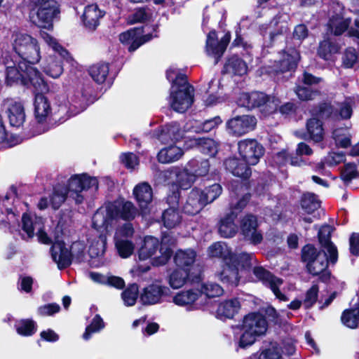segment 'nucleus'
<instances>
[{"instance_id":"1","label":"nucleus","mask_w":359,"mask_h":359,"mask_svg":"<svg viewBox=\"0 0 359 359\" xmlns=\"http://www.w3.org/2000/svg\"><path fill=\"white\" fill-rule=\"evenodd\" d=\"M17 55H6L5 82L7 86L36 85L39 89H46L43 83V75L34 67L41 60L40 47L36 39L28 34L20 33L13 43Z\"/></svg>"},{"instance_id":"2","label":"nucleus","mask_w":359,"mask_h":359,"mask_svg":"<svg viewBox=\"0 0 359 359\" xmlns=\"http://www.w3.org/2000/svg\"><path fill=\"white\" fill-rule=\"evenodd\" d=\"M238 328L241 332L238 346L245 349L266 334L269 323L265 315L259 311H251L243 316Z\"/></svg>"},{"instance_id":"3","label":"nucleus","mask_w":359,"mask_h":359,"mask_svg":"<svg viewBox=\"0 0 359 359\" xmlns=\"http://www.w3.org/2000/svg\"><path fill=\"white\" fill-rule=\"evenodd\" d=\"M27 9L30 23L47 30L53 29L54 20L60 13V5L55 0H29Z\"/></svg>"},{"instance_id":"4","label":"nucleus","mask_w":359,"mask_h":359,"mask_svg":"<svg viewBox=\"0 0 359 359\" xmlns=\"http://www.w3.org/2000/svg\"><path fill=\"white\" fill-rule=\"evenodd\" d=\"M238 103L248 110L257 109L262 116L267 117L277 111L280 100L275 95L254 90L241 93L238 99Z\"/></svg>"},{"instance_id":"5","label":"nucleus","mask_w":359,"mask_h":359,"mask_svg":"<svg viewBox=\"0 0 359 359\" xmlns=\"http://www.w3.org/2000/svg\"><path fill=\"white\" fill-rule=\"evenodd\" d=\"M252 255L247 252L226 257V261L221 264L220 271L217 272L220 281L228 285L238 286L241 279L239 270L250 271L252 268Z\"/></svg>"},{"instance_id":"6","label":"nucleus","mask_w":359,"mask_h":359,"mask_svg":"<svg viewBox=\"0 0 359 359\" xmlns=\"http://www.w3.org/2000/svg\"><path fill=\"white\" fill-rule=\"evenodd\" d=\"M299 58V53L295 48L283 50L281 58L268 66L266 73L276 81H286L295 72Z\"/></svg>"},{"instance_id":"7","label":"nucleus","mask_w":359,"mask_h":359,"mask_svg":"<svg viewBox=\"0 0 359 359\" xmlns=\"http://www.w3.org/2000/svg\"><path fill=\"white\" fill-rule=\"evenodd\" d=\"M140 214L139 210L130 201L116 200L111 203L106 210V216H102L100 225L97 224V222L93 219V226L97 228V226H105L108 225V220L121 219L126 222L133 221Z\"/></svg>"},{"instance_id":"8","label":"nucleus","mask_w":359,"mask_h":359,"mask_svg":"<svg viewBox=\"0 0 359 359\" xmlns=\"http://www.w3.org/2000/svg\"><path fill=\"white\" fill-rule=\"evenodd\" d=\"M98 184V180L95 177H91L84 172L71 176L66 185L70 191V197L75 201L76 204L79 205L84 201L81 192L93 187L97 190Z\"/></svg>"},{"instance_id":"9","label":"nucleus","mask_w":359,"mask_h":359,"mask_svg":"<svg viewBox=\"0 0 359 359\" xmlns=\"http://www.w3.org/2000/svg\"><path fill=\"white\" fill-rule=\"evenodd\" d=\"M210 164L208 159L192 158L184 168L185 178L180 179V187L183 189L190 188L196 177L205 176L210 170Z\"/></svg>"},{"instance_id":"10","label":"nucleus","mask_w":359,"mask_h":359,"mask_svg":"<svg viewBox=\"0 0 359 359\" xmlns=\"http://www.w3.org/2000/svg\"><path fill=\"white\" fill-rule=\"evenodd\" d=\"M43 83L46 85V89H39L36 85L23 86L26 88H33L34 93V116L39 123H43L46 121L48 114L50 112L51 108L48 98L44 93L48 92L49 86L43 77Z\"/></svg>"},{"instance_id":"11","label":"nucleus","mask_w":359,"mask_h":359,"mask_svg":"<svg viewBox=\"0 0 359 359\" xmlns=\"http://www.w3.org/2000/svg\"><path fill=\"white\" fill-rule=\"evenodd\" d=\"M257 123V120L254 115H237L226 121V128L231 135L241 137L253 131Z\"/></svg>"},{"instance_id":"12","label":"nucleus","mask_w":359,"mask_h":359,"mask_svg":"<svg viewBox=\"0 0 359 359\" xmlns=\"http://www.w3.org/2000/svg\"><path fill=\"white\" fill-rule=\"evenodd\" d=\"M238 154L250 165H255L265 153V148L255 139H245L238 142Z\"/></svg>"},{"instance_id":"13","label":"nucleus","mask_w":359,"mask_h":359,"mask_svg":"<svg viewBox=\"0 0 359 359\" xmlns=\"http://www.w3.org/2000/svg\"><path fill=\"white\" fill-rule=\"evenodd\" d=\"M258 226L257 216L251 213L244 215L240 222L241 233L243 235L244 240L253 245L261 243L263 240V235L258 230Z\"/></svg>"},{"instance_id":"14","label":"nucleus","mask_w":359,"mask_h":359,"mask_svg":"<svg viewBox=\"0 0 359 359\" xmlns=\"http://www.w3.org/2000/svg\"><path fill=\"white\" fill-rule=\"evenodd\" d=\"M330 260V254L323 250L313 262L309 265H306V271L313 276H318V280L324 283H327L331 278L332 273L328 269Z\"/></svg>"},{"instance_id":"15","label":"nucleus","mask_w":359,"mask_h":359,"mask_svg":"<svg viewBox=\"0 0 359 359\" xmlns=\"http://www.w3.org/2000/svg\"><path fill=\"white\" fill-rule=\"evenodd\" d=\"M202 281L201 271H191L177 267L169 275L168 283L173 289H178L189 282L191 284Z\"/></svg>"},{"instance_id":"16","label":"nucleus","mask_w":359,"mask_h":359,"mask_svg":"<svg viewBox=\"0 0 359 359\" xmlns=\"http://www.w3.org/2000/svg\"><path fill=\"white\" fill-rule=\"evenodd\" d=\"M231 41V34L229 32L224 34L219 41L217 34L215 29L209 32L207 35L205 42V50L208 55H213L217 62L223 55L229 42Z\"/></svg>"},{"instance_id":"17","label":"nucleus","mask_w":359,"mask_h":359,"mask_svg":"<svg viewBox=\"0 0 359 359\" xmlns=\"http://www.w3.org/2000/svg\"><path fill=\"white\" fill-rule=\"evenodd\" d=\"M51 257L57 263V268L62 270L71 266L73 260V253L71 248L66 247L63 240H55L50 248Z\"/></svg>"},{"instance_id":"18","label":"nucleus","mask_w":359,"mask_h":359,"mask_svg":"<svg viewBox=\"0 0 359 359\" xmlns=\"http://www.w3.org/2000/svg\"><path fill=\"white\" fill-rule=\"evenodd\" d=\"M105 14L106 12L101 10L97 4L87 5L81 16V23L88 31L94 32L100 25V20Z\"/></svg>"},{"instance_id":"19","label":"nucleus","mask_w":359,"mask_h":359,"mask_svg":"<svg viewBox=\"0 0 359 359\" xmlns=\"http://www.w3.org/2000/svg\"><path fill=\"white\" fill-rule=\"evenodd\" d=\"M170 107L176 112L184 113L194 102V90H171Z\"/></svg>"},{"instance_id":"20","label":"nucleus","mask_w":359,"mask_h":359,"mask_svg":"<svg viewBox=\"0 0 359 359\" xmlns=\"http://www.w3.org/2000/svg\"><path fill=\"white\" fill-rule=\"evenodd\" d=\"M133 194L140 208V214L147 215L150 212L149 205L153 200V191L148 182L137 184L133 190Z\"/></svg>"},{"instance_id":"21","label":"nucleus","mask_w":359,"mask_h":359,"mask_svg":"<svg viewBox=\"0 0 359 359\" xmlns=\"http://www.w3.org/2000/svg\"><path fill=\"white\" fill-rule=\"evenodd\" d=\"M334 228L330 224L323 225L318 230V239L320 248L330 254V260L332 264H335L338 260V250L336 245L331 241L332 233Z\"/></svg>"},{"instance_id":"22","label":"nucleus","mask_w":359,"mask_h":359,"mask_svg":"<svg viewBox=\"0 0 359 359\" xmlns=\"http://www.w3.org/2000/svg\"><path fill=\"white\" fill-rule=\"evenodd\" d=\"M325 137L323 122L311 116L306 122V131L302 134V138L306 141L314 143L321 142Z\"/></svg>"},{"instance_id":"23","label":"nucleus","mask_w":359,"mask_h":359,"mask_svg":"<svg viewBox=\"0 0 359 359\" xmlns=\"http://www.w3.org/2000/svg\"><path fill=\"white\" fill-rule=\"evenodd\" d=\"M224 165L226 170L244 181L248 180L252 175L251 165L243 158L230 157L225 160Z\"/></svg>"},{"instance_id":"24","label":"nucleus","mask_w":359,"mask_h":359,"mask_svg":"<svg viewBox=\"0 0 359 359\" xmlns=\"http://www.w3.org/2000/svg\"><path fill=\"white\" fill-rule=\"evenodd\" d=\"M341 49V46L336 39L327 36L319 42L317 55L326 62H333L334 55L340 53Z\"/></svg>"},{"instance_id":"25","label":"nucleus","mask_w":359,"mask_h":359,"mask_svg":"<svg viewBox=\"0 0 359 359\" xmlns=\"http://www.w3.org/2000/svg\"><path fill=\"white\" fill-rule=\"evenodd\" d=\"M170 292L169 287L156 284H151L143 289L140 294V300L144 305H151L158 303L163 296H168Z\"/></svg>"},{"instance_id":"26","label":"nucleus","mask_w":359,"mask_h":359,"mask_svg":"<svg viewBox=\"0 0 359 359\" xmlns=\"http://www.w3.org/2000/svg\"><path fill=\"white\" fill-rule=\"evenodd\" d=\"M196 258V252L193 249L177 250L174 255V262L177 267L191 271H201L195 267L194 262Z\"/></svg>"},{"instance_id":"27","label":"nucleus","mask_w":359,"mask_h":359,"mask_svg":"<svg viewBox=\"0 0 359 359\" xmlns=\"http://www.w3.org/2000/svg\"><path fill=\"white\" fill-rule=\"evenodd\" d=\"M206 205L198 192V188L194 187L189 193L182 211L187 215H196Z\"/></svg>"},{"instance_id":"28","label":"nucleus","mask_w":359,"mask_h":359,"mask_svg":"<svg viewBox=\"0 0 359 359\" xmlns=\"http://www.w3.org/2000/svg\"><path fill=\"white\" fill-rule=\"evenodd\" d=\"M236 218V213L233 212H229L221 218L218 227V233L221 237L229 238L236 236L238 231V226L235 224Z\"/></svg>"},{"instance_id":"29","label":"nucleus","mask_w":359,"mask_h":359,"mask_svg":"<svg viewBox=\"0 0 359 359\" xmlns=\"http://www.w3.org/2000/svg\"><path fill=\"white\" fill-rule=\"evenodd\" d=\"M351 23V18H344L343 13L340 12L332 14L330 17L327 22V27L334 36H338L342 35L348 30Z\"/></svg>"},{"instance_id":"30","label":"nucleus","mask_w":359,"mask_h":359,"mask_svg":"<svg viewBox=\"0 0 359 359\" xmlns=\"http://www.w3.org/2000/svg\"><path fill=\"white\" fill-rule=\"evenodd\" d=\"M241 303L238 298L226 299L218 304L216 313L220 319H232L238 313Z\"/></svg>"},{"instance_id":"31","label":"nucleus","mask_w":359,"mask_h":359,"mask_svg":"<svg viewBox=\"0 0 359 359\" xmlns=\"http://www.w3.org/2000/svg\"><path fill=\"white\" fill-rule=\"evenodd\" d=\"M311 116L322 121L332 119L338 116V111L330 101H323L314 105L311 110Z\"/></svg>"},{"instance_id":"32","label":"nucleus","mask_w":359,"mask_h":359,"mask_svg":"<svg viewBox=\"0 0 359 359\" xmlns=\"http://www.w3.org/2000/svg\"><path fill=\"white\" fill-rule=\"evenodd\" d=\"M7 113L11 126L18 128L21 126L25 121V107L23 104L20 102L11 103L8 108Z\"/></svg>"},{"instance_id":"33","label":"nucleus","mask_w":359,"mask_h":359,"mask_svg":"<svg viewBox=\"0 0 359 359\" xmlns=\"http://www.w3.org/2000/svg\"><path fill=\"white\" fill-rule=\"evenodd\" d=\"M161 243L158 239L151 236L144 237L143 244L138 250V257L140 260H147L151 258L158 250Z\"/></svg>"},{"instance_id":"34","label":"nucleus","mask_w":359,"mask_h":359,"mask_svg":"<svg viewBox=\"0 0 359 359\" xmlns=\"http://www.w3.org/2000/svg\"><path fill=\"white\" fill-rule=\"evenodd\" d=\"M224 69L226 72L243 76L247 74L248 67L247 63L238 55H233L227 58Z\"/></svg>"},{"instance_id":"35","label":"nucleus","mask_w":359,"mask_h":359,"mask_svg":"<svg viewBox=\"0 0 359 359\" xmlns=\"http://www.w3.org/2000/svg\"><path fill=\"white\" fill-rule=\"evenodd\" d=\"M183 154L184 151L180 147L171 144L161 149L157 154V158L161 163H170L179 160Z\"/></svg>"},{"instance_id":"36","label":"nucleus","mask_w":359,"mask_h":359,"mask_svg":"<svg viewBox=\"0 0 359 359\" xmlns=\"http://www.w3.org/2000/svg\"><path fill=\"white\" fill-rule=\"evenodd\" d=\"M195 146L203 154L215 157L218 153L219 144L210 137H198L194 140Z\"/></svg>"},{"instance_id":"37","label":"nucleus","mask_w":359,"mask_h":359,"mask_svg":"<svg viewBox=\"0 0 359 359\" xmlns=\"http://www.w3.org/2000/svg\"><path fill=\"white\" fill-rule=\"evenodd\" d=\"M70 191L65 184L57 183L53 187L50 198L51 206L53 209H58L67 200Z\"/></svg>"},{"instance_id":"38","label":"nucleus","mask_w":359,"mask_h":359,"mask_svg":"<svg viewBox=\"0 0 359 359\" xmlns=\"http://www.w3.org/2000/svg\"><path fill=\"white\" fill-rule=\"evenodd\" d=\"M161 220L165 228L171 229L181 224L182 216L179 208H168L162 212Z\"/></svg>"},{"instance_id":"39","label":"nucleus","mask_w":359,"mask_h":359,"mask_svg":"<svg viewBox=\"0 0 359 359\" xmlns=\"http://www.w3.org/2000/svg\"><path fill=\"white\" fill-rule=\"evenodd\" d=\"M109 63L100 62L89 67L88 73L93 80L98 84L104 83L109 75Z\"/></svg>"},{"instance_id":"40","label":"nucleus","mask_w":359,"mask_h":359,"mask_svg":"<svg viewBox=\"0 0 359 359\" xmlns=\"http://www.w3.org/2000/svg\"><path fill=\"white\" fill-rule=\"evenodd\" d=\"M201 296V292L198 289H190L186 291H181L173 297L175 304L180 306L191 305L199 297Z\"/></svg>"},{"instance_id":"41","label":"nucleus","mask_w":359,"mask_h":359,"mask_svg":"<svg viewBox=\"0 0 359 359\" xmlns=\"http://www.w3.org/2000/svg\"><path fill=\"white\" fill-rule=\"evenodd\" d=\"M321 201L318 195L311 192L304 193L300 198V205L308 214H312L320 207Z\"/></svg>"},{"instance_id":"42","label":"nucleus","mask_w":359,"mask_h":359,"mask_svg":"<svg viewBox=\"0 0 359 359\" xmlns=\"http://www.w3.org/2000/svg\"><path fill=\"white\" fill-rule=\"evenodd\" d=\"M198 192L206 204H210L216 200L222 193V187L219 183L208 184L204 189L198 188Z\"/></svg>"},{"instance_id":"43","label":"nucleus","mask_w":359,"mask_h":359,"mask_svg":"<svg viewBox=\"0 0 359 359\" xmlns=\"http://www.w3.org/2000/svg\"><path fill=\"white\" fill-rule=\"evenodd\" d=\"M71 222L72 219L68 214L64 212H60L57 223L54 229L55 241L62 240V236L66 235L67 233H69V227L70 226Z\"/></svg>"},{"instance_id":"44","label":"nucleus","mask_w":359,"mask_h":359,"mask_svg":"<svg viewBox=\"0 0 359 359\" xmlns=\"http://www.w3.org/2000/svg\"><path fill=\"white\" fill-rule=\"evenodd\" d=\"M14 326L17 333L22 337H31L37 331L36 323L30 318L21 319Z\"/></svg>"},{"instance_id":"45","label":"nucleus","mask_w":359,"mask_h":359,"mask_svg":"<svg viewBox=\"0 0 359 359\" xmlns=\"http://www.w3.org/2000/svg\"><path fill=\"white\" fill-rule=\"evenodd\" d=\"M209 254L212 257L221 258L222 262L226 261V257L238 255L232 252L231 249L228 248L226 244L219 242L214 243L209 247Z\"/></svg>"},{"instance_id":"46","label":"nucleus","mask_w":359,"mask_h":359,"mask_svg":"<svg viewBox=\"0 0 359 359\" xmlns=\"http://www.w3.org/2000/svg\"><path fill=\"white\" fill-rule=\"evenodd\" d=\"M160 137L163 140H170L176 142L182 138V132L179 125L176 123L166 124L161 131Z\"/></svg>"},{"instance_id":"47","label":"nucleus","mask_w":359,"mask_h":359,"mask_svg":"<svg viewBox=\"0 0 359 359\" xmlns=\"http://www.w3.org/2000/svg\"><path fill=\"white\" fill-rule=\"evenodd\" d=\"M341 323L351 329H355L359 323V307L345 309L341 316Z\"/></svg>"},{"instance_id":"48","label":"nucleus","mask_w":359,"mask_h":359,"mask_svg":"<svg viewBox=\"0 0 359 359\" xmlns=\"http://www.w3.org/2000/svg\"><path fill=\"white\" fill-rule=\"evenodd\" d=\"M324 250H318L313 244L307 243L301 250V261L306 265H309Z\"/></svg>"},{"instance_id":"49","label":"nucleus","mask_w":359,"mask_h":359,"mask_svg":"<svg viewBox=\"0 0 359 359\" xmlns=\"http://www.w3.org/2000/svg\"><path fill=\"white\" fill-rule=\"evenodd\" d=\"M118 255L123 259L130 257L135 249L134 243L128 239H114Z\"/></svg>"},{"instance_id":"50","label":"nucleus","mask_w":359,"mask_h":359,"mask_svg":"<svg viewBox=\"0 0 359 359\" xmlns=\"http://www.w3.org/2000/svg\"><path fill=\"white\" fill-rule=\"evenodd\" d=\"M63 71V62L61 59H57V57L51 58L43 67L45 74L53 79L59 78Z\"/></svg>"},{"instance_id":"51","label":"nucleus","mask_w":359,"mask_h":359,"mask_svg":"<svg viewBox=\"0 0 359 359\" xmlns=\"http://www.w3.org/2000/svg\"><path fill=\"white\" fill-rule=\"evenodd\" d=\"M158 37V34H153V33H148L146 34H144V33L141 34H135L130 43L128 50L130 53H133L144 43L151 41L154 38Z\"/></svg>"},{"instance_id":"52","label":"nucleus","mask_w":359,"mask_h":359,"mask_svg":"<svg viewBox=\"0 0 359 359\" xmlns=\"http://www.w3.org/2000/svg\"><path fill=\"white\" fill-rule=\"evenodd\" d=\"M104 327V323L100 314H96L90 323L86 327L85 332L83 334V338L85 340H88L92 334L100 331Z\"/></svg>"},{"instance_id":"53","label":"nucleus","mask_w":359,"mask_h":359,"mask_svg":"<svg viewBox=\"0 0 359 359\" xmlns=\"http://www.w3.org/2000/svg\"><path fill=\"white\" fill-rule=\"evenodd\" d=\"M147 7H139L135 9L134 13L128 18V25H135L137 23H145L151 18V15L147 13Z\"/></svg>"},{"instance_id":"54","label":"nucleus","mask_w":359,"mask_h":359,"mask_svg":"<svg viewBox=\"0 0 359 359\" xmlns=\"http://www.w3.org/2000/svg\"><path fill=\"white\" fill-rule=\"evenodd\" d=\"M359 177L356 164L353 162L346 163L341 170L340 178L345 184H348L352 180Z\"/></svg>"},{"instance_id":"55","label":"nucleus","mask_w":359,"mask_h":359,"mask_svg":"<svg viewBox=\"0 0 359 359\" xmlns=\"http://www.w3.org/2000/svg\"><path fill=\"white\" fill-rule=\"evenodd\" d=\"M139 293V287L137 283H133L126 288L121 293L124 303L127 306H133L137 302Z\"/></svg>"},{"instance_id":"56","label":"nucleus","mask_w":359,"mask_h":359,"mask_svg":"<svg viewBox=\"0 0 359 359\" xmlns=\"http://www.w3.org/2000/svg\"><path fill=\"white\" fill-rule=\"evenodd\" d=\"M294 92L297 97L302 101L312 100L316 96L320 95L318 90H314L301 85H298L295 87Z\"/></svg>"},{"instance_id":"57","label":"nucleus","mask_w":359,"mask_h":359,"mask_svg":"<svg viewBox=\"0 0 359 359\" xmlns=\"http://www.w3.org/2000/svg\"><path fill=\"white\" fill-rule=\"evenodd\" d=\"M201 295L204 294L208 298H213L222 295L224 292L223 288L217 283L201 284Z\"/></svg>"},{"instance_id":"58","label":"nucleus","mask_w":359,"mask_h":359,"mask_svg":"<svg viewBox=\"0 0 359 359\" xmlns=\"http://www.w3.org/2000/svg\"><path fill=\"white\" fill-rule=\"evenodd\" d=\"M319 287L317 285H313L305 294L303 305L305 309L312 308L318 301Z\"/></svg>"},{"instance_id":"59","label":"nucleus","mask_w":359,"mask_h":359,"mask_svg":"<svg viewBox=\"0 0 359 359\" xmlns=\"http://www.w3.org/2000/svg\"><path fill=\"white\" fill-rule=\"evenodd\" d=\"M358 61V56L355 49L353 47L346 48L342 56V66L346 69H351Z\"/></svg>"},{"instance_id":"60","label":"nucleus","mask_w":359,"mask_h":359,"mask_svg":"<svg viewBox=\"0 0 359 359\" xmlns=\"http://www.w3.org/2000/svg\"><path fill=\"white\" fill-rule=\"evenodd\" d=\"M194 90L186 74L178 72L171 83V90Z\"/></svg>"},{"instance_id":"61","label":"nucleus","mask_w":359,"mask_h":359,"mask_svg":"<svg viewBox=\"0 0 359 359\" xmlns=\"http://www.w3.org/2000/svg\"><path fill=\"white\" fill-rule=\"evenodd\" d=\"M134 233L133 224L128 222L116 229L114 239H128L132 238Z\"/></svg>"},{"instance_id":"62","label":"nucleus","mask_w":359,"mask_h":359,"mask_svg":"<svg viewBox=\"0 0 359 359\" xmlns=\"http://www.w3.org/2000/svg\"><path fill=\"white\" fill-rule=\"evenodd\" d=\"M144 33V26H139L131 28L126 32L120 34L119 39L123 43H129L131 42L132 39L134 38L135 34H141Z\"/></svg>"},{"instance_id":"63","label":"nucleus","mask_w":359,"mask_h":359,"mask_svg":"<svg viewBox=\"0 0 359 359\" xmlns=\"http://www.w3.org/2000/svg\"><path fill=\"white\" fill-rule=\"evenodd\" d=\"M222 123V120L221 117L216 116L213 118L205 120L198 128L201 132L209 133L215 128H217Z\"/></svg>"},{"instance_id":"64","label":"nucleus","mask_w":359,"mask_h":359,"mask_svg":"<svg viewBox=\"0 0 359 359\" xmlns=\"http://www.w3.org/2000/svg\"><path fill=\"white\" fill-rule=\"evenodd\" d=\"M60 306L57 303H49L40 306L37 309V313L40 316H50L59 313Z\"/></svg>"}]
</instances>
